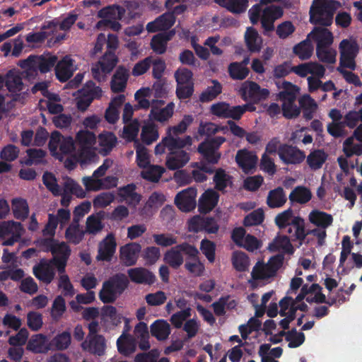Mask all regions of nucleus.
Returning a JSON list of instances; mask_svg holds the SVG:
<instances>
[{"instance_id":"obj_1","label":"nucleus","mask_w":362,"mask_h":362,"mask_svg":"<svg viewBox=\"0 0 362 362\" xmlns=\"http://www.w3.org/2000/svg\"><path fill=\"white\" fill-rule=\"evenodd\" d=\"M321 287L316 284L311 285L305 284L303 286L300 293L295 299L286 296L279 302L281 316L284 317L279 322V325L286 329L288 327L290 322L295 317V313L297 310L304 311L307 309V305L303 302V299L309 303H322L325 300V296L321 292Z\"/></svg>"},{"instance_id":"obj_2","label":"nucleus","mask_w":362,"mask_h":362,"mask_svg":"<svg viewBox=\"0 0 362 362\" xmlns=\"http://www.w3.org/2000/svg\"><path fill=\"white\" fill-rule=\"evenodd\" d=\"M153 96V91L149 87H144L139 89L134 94L138 107L142 109L151 107L148 119L151 122L164 123L168 122L174 114L175 103L170 102L166 106L163 107L165 102L163 100L150 98Z\"/></svg>"},{"instance_id":"obj_3","label":"nucleus","mask_w":362,"mask_h":362,"mask_svg":"<svg viewBox=\"0 0 362 362\" xmlns=\"http://www.w3.org/2000/svg\"><path fill=\"white\" fill-rule=\"evenodd\" d=\"M95 142V134L87 129H82L76 133V144L77 149L76 155L81 164L97 161L98 156L94 146Z\"/></svg>"},{"instance_id":"obj_4","label":"nucleus","mask_w":362,"mask_h":362,"mask_svg":"<svg viewBox=\"0 0 362 362\" xmlns=\"http://www.w3.org/2000/svg\"><path fill=\"white\" fill-rule=\"evenodd\" d=\"M248 14L252 24H256L260 20L262 28L266 31H269L274 29V21L282 16L283 9L274 5H254L250 8Z\"/></svg>"},{"instance_id":"obj_5","label":"nucleus","mask_w":362,"mask_h":362,"mask_svg":"<svg viewBox=\"0 0 362 362\" xmlns=\"http://www.w3.org/2000/svg\"><path fill=\"white\" fill-rule=\"evenodd\" d=\"M279 89H281L277 97L281 101V110L283 115L291 119L299 115L300 108L295 104L297 93L299 88L288 81L276 83Z\"/></svg>"},{"instance_id":"obj_6","label":"nucleus","mask_w":362,"mask_h":362,"mask_svg":"<svg viewBox=\"0 0 362 362\" xmlns=\"http://www.w3.org/2000/svg\"><path fill=\"white\" fill-rule=\"evenodd\" d=\"M339 7L340 3L334 0H313L310 9V22L322 25H331L334 13Z\"/></svg>"},{"instance_id":"obj_7","label":"nucleus","mask_w":362,"mask_h":362,"mask_svg":"<svg viewBox=\"0 0 362 362\" xmlns=\"http://www.w3.org/2000/svg\"><path fill=\"white\" fill-rule=\"evenodd\" d=\"M25 75V69L21 71L18 69H12L7 71L3 77V86L5 94L8 95L11 107H13V100H17L24 92L25 86L23 81V77Z\"/></svg>"},{"instance_id":"obj_8","label":"nucleus","mask_w":362,"mask_h":362,"mask_svg":"<svg viewBox=\"0 0 362 362\" xmlns=\"http://www.w3.org/2000/svg\"><path fill=\"white\" fill-rule=\"evenodd\" d=\"M282 263L283 257L279 255L271 257L266 263L257 262L252 268V280L250 282L253 284L255 281H269L276 276Z\"/></svg>"},{"instance_id":"obj_9","label":"nucleus","mask_w":362,"mask_h":362,"mask_svg":"<svg viewBox=\"0 0 362 362\" xmlns=\"http://www.w3.org/2000/svg\"><path fill=\"white\" fill-rule=\"evenodd\" d=\"M57 57L54 55L42 57H30L26 60L21 61L18 65L25 69L26 77L33 78L39 69L42 73H46L54 66Z\"/></svg>"},{"instance_id":"obj_10","label":"nucleus","mask_w":362,"mask_h":362,"mask_svg":"<svg viewBox=\"0 0 362 362\" xmlns=\"http://www.w3.org/2000/svg\"><path fill=\"white\" fill-rule=\"evenodd\" d=\"M339 49L340 53L339 64L354 70L356 69L355 59L359 52L357 40L353 37L344 39L339 43Z\"/></svg>"},{"instance_id":"obj_11","label":"nucleus","mask_w":362,"mask_h":362,"mask_svg":"<svg viewBox=\"0 0 362 362\" xmlns=\"http://www.w3.org/2000/svg\"><path fill=\"white\" fill-rule=\"evenodd\" d=\"M49 148L52 156L62 160L63 155L74 151L75 144L72 137H64L59 132H54L51 135Z\"/></svg>"},{"instance_id":"obj_12","label":"nucleus","mask_w":362,"mask_h":362,"mask_svg":"<svg viewBox=\"0 0 362 362\" xmlns=\"http://www.w3.org/2000/svg\"><path fill=\"white\" fill-rule=\"evenodd\" d=\"M124 13V9L119 6H112L101 9L98 12V16L103 20L95 25L98 29L103 27H109L113 30L117 31L121 28L117 20L121 19Z\"/></svg>"},{"instance_id":"obj_13","label":"nucleus","mask_w":362,"mask_h":362,"mask_svg":"<svg viewBox=\"0 0 362 362\" xmlns=\"http://www.w3.org/2000/svg\"><path fill=\"white\" fill-rule=\"evenodd\" d=\"M177 82L176 93L180 99H185L193 93L192 73L186 68L178 69L175 73Z\"/></svg>"},{"instance_id":"obj_14","label":"nucleus","mask_w":362,"mask_h":362,"mask_svg":"<svg viewBox=\"0 0 362 362\" xmlns=\"http://www.w3.org/2000/svg\"><path fill=\"white\" fill-rule=\"evenodd\" d=\"M239 92L245 100H251L254 103L265 100L269 95L268 89L262 88L257 83L250 81L243 83Z\"/></svg>"},{"instance_id":"obj_15","label":"nucleus","mask_w":362,"mask_h":362,"mask_svg":"<svg viewBox=\"0 0 362 362\" xmlns=\"http://www.w3.org/2000/svg\"><path fill=\"white\" fill-rule=\"evenodd\" d=\"M117 62L115 54L111 51L107 52L102 59L93 66L91 70L93 78L98 81H104Z\"/></svg>"},{"instance_id":"obj_16","label":"nucleus","mask_w":362,"mask_h":362,"mask_svg":"<svg viewBox=\"0 0 362 362\" xmlns=\"http://www.w3.org/2000/svg\"><path fill=\"white\" fill-rule=\"evenodd\" d=\"M192 144V138L189 136L183 138L171 136L167 133V136L161 140L155 147L156 155H163L165 152V148L171 152L177 148H182Z\"/></svg>"},{"instance_id":"obj_17","label":"nucleus","mask_w":362,"mask_h":362,"mask_svg":"<svg viewBox=\"0 0 362 362\" xmlns=\"http://www.w3.org/2000/svg\"><path fill=\"white\" fill-rule=\"evenodd\" d=\"M23 228L20 223L4 221L0 223V238H7L4 245H11L23 235Z\"/></svg>"},{"instance_id":"obj_18","label":"nucleus","mask_w":362,"mask_h":362,"mask_svg":"<svg viewBox=\"0 0 362 362\" xmlns=\"http://www.w3.org/2000/svg\"><path fill=\"white\" fill-rule=\"evenodd\" d=\"M225 141L222 136L207 140L199 145L198 151L209 162L216 163L221 156L217 150Z\"/></svg>"},{"instance_id":"obj_19","label":"nucleus","mask_w":362,"mask_h":362,"mask_svg":"<svg viewBox=\"0 0 362 362\" xmlns=\"http://www.w3.org/2000/svg\"><path fill=\"white\" fill-rule=\"evenodd\" d=\"M117 240L115 235L108 233L99 243L98 246V261L110 262L115 254Z\"/></svg>"},{"instance_id":"obj_20","label":"nucleus","mask_w":362,"mask_h":362,"mask_svg":"<svg viewBox=\"0 0 362 362\" xmlns=\"http://www.w3.org/2000/svg\"><path fill=\"white\" fill-rule=\"evenodd\" d=\"M124 282L117 279H112L103 284L100 292V298L103 303L113 302L124 291Z\"/></svg>"},{"instance_id":"obj_21","label":"nucleus","mask_w":362,"mask_h":362,"mask_svg":"<svg viewBox=\"0 0 362 362\" xmlns=\"http://www.w3.org/2000/svg\"><path fill=\"white\" fill-rule=\"evenodd\" d=\"M352 247L350 238L344 236L341 241V252L338 268V272L341 274H347L354 267L351 253Z\"/></svg>"},{"instance_id":"obj_22","label":"nucleus","mask_w":362,"mask_h":362,"mask_svg":"<svg viewBox=\"0 0 362 362\" xmlns=\"http://www.w3.org/2000/svg\"><path fill=\"white\" fill-rule=\"evenodd\" d=\"M196 189L192 187L187 188L177 194L175 204L182 211L189 212L196 207Z\"/></svg>"},{"instance_id":"obj_23","label":"nucleus","mask_w":362,"mask_h":362,"mask_svg":"<svg viewBox=\"0 0 362 362\" xmlns=\"http://www.w3.org/2000/svg\"><path fill=\"white\" fill-rule=\"evenodd\" d=\"M141 246L137 243H127L119 247V256L120 262L125 266H132L136 264Z\"/></svg>"},{"instance_id":"obj_24","label":"nucleus","mask_w":362,"mask_h":362,"mask_svg":"<svg viewBox=\"0 0 362 362\" xmlns=\"http://www.w3.org/2000/svg\"><path fill=\"white\" fill-rule=\"evenodd\" d=\"M70 252L71 250L65 243H59L57 241L52 250V259L59 272H65V267Z\"/></svg>"},{"instance_id":"obj_25","label":"nucleus","mask_w":362,"mask_h":362,"mask_svg":"<svg viewBox=\"0 0 362 362\" xmlns=\"http://www.w3.org/2000/svg\"><path fill=\"white\" fill-rule=\"evenodd\" d=\"M279 156L285 164H298L305 158L303 151L296 147L291 146H282L279 149Z\"/></svg>"},{"instance_id":"obj_26","label":"nucleus","mask_w":362,"mask_h":362,"mask_svg":"<svg viewBox=\"0 0 362 362\" xmlns=\"http://www.w3.org/2000/svg\"><path fill=\"white\" fill-rule=\"evenodd\" d=\"M54 266L55 264L53 259L49 261L42 259L33 267V273L39 280L49 284L55 276Z\"/></svg>"},{"instance_id":"obj_27","label":"nucleus","mask_w":362,"mask_h":362,"mask_svg":"<svg viewBox=\"0 0 362 362\" xmlns=\"http://www.w3.org/2000/svg\"><path fill=\"white\" fill-rule=\"evenodd\" d=\"M257 156L247 149L239 150L235 156V161L238 166L245 173L252 172L256 167Z\"/></svg>"},{"instance_id":"obj_28","label":"nucleus","mask_w":362,"mask_h":362,"mask_svg":"<svg viewBox=\"0 0 362 362\" xmlns=\"http://www.w3.org/2000/svg\"><path fill=\"white\" fill-rule=\"evenodd\" d=\"M76 69L74 60L70 56L66 55L57 63L55 67L57 78L60 81H66L71 78Z\"/></svg>"},{"instance_id":"obj_29","label":"nucleus","mask_w":362,"mask_h":362,"mask_svg":"<svg viewBox=\"0 0 362 362\" xmlns=\"http://www.w3.org/2000/svg\"><path fill=\"white\" fill-rule=\"evenodd\" d=\"M189 160V154L181 148H177L167 156L165 165L169 170H175L182 168Z\"/></svg>"},{"instance_id":"obj_30","label":"nucleus","mask_w":362,"mask_h":362,"mask_svg":"<svg viewBox=\"0 0 362 362\" xmlns=\"http://www.w3.org/2000/svg\"><path fill=\"white\" fill-rule=\"evenodd\" d=\"M105 339L101 335L88 336L86 339L81 344L83 350L101 356L105 353Z\"/></svg>"},{"instance_id":"obj_31","label":"nucleus","mask_w":362,"mask_h":362,"mask_svg":"<svg viewBox=\"0 0 362 362\" xmlns=\"http://www.w3.org/2000/svg\"><path fill=\"white\" fill-rule=\"evenodd\" d=\"M129 327L126 325L125 329L117 341V346L119 352L123 355L128 356L136 350V341L133 337L127 334Z\"/></svg>"},{"instance_id":"obj_32","label":"nucleus","mask_w":362,"mask_h":362,"mask_svg":"<svg viewBox=\"0 0 362 362\" xmlns=\"http://www.w3.org/2000/svg\"><path fill=\"white\" fill-rule=\"evenodd\" d=\"M175 16L172 13H165L146 25L150 33L169 29L175 23Z\"/></svg>"},{"instance_id":"obj_33","label":"nucleus","mask_w":362,"mask_h":362,"mask_svg":"<svg viewBox=\"0 0 362 362\" xmlns=\"http://www.w3.org/2000/svg\"><path fill=\"white\" fill-rule=\"evenodd\" d=\"M125 96L122 94L113 97L107 108L105 117L109 123H115L119 117V110L124 103Z\"/></svg>"},{"instance_id":"obj_34","label":"nucleus","mask_w":362,"mask_h":362,"mask_svg":"<svg viewBox=\"0 0 362 362\" xmlns=\"http://www.w3.org/2000/svg\"><path fill=\"white\" fill-rule=\"evenodd\" d=\"M317 42V47H330L333 43L332 33L324 28H315L308 35Z\"/></svg>"},{"instance_id":"obj_35","label":"nucleus","mask_w":362,"mask_h":362,"mask_svg":"<svg viewBox=\"0 0 362 362\" xmlns=\"http://www.w3.org/2000/svg\"><path fill=\"white\" fill-rule=\"evenodd\" d=\"M44 98L40 100V105L46 106L50 113L57 114L63 110V106L60 103L61 99L57 94L45 91Z\"/></svg>"},{"instance_id":"obj_36","label":"nucleus","mask_w":362,"mask_h":362,"mask_svg":"<svg viewBox=\"0 0 362 362\" xmlns=\"http://www.w3.org/2000/svg\"><path fill=\"white\" fill-rule=\"evenodd\" d=\"M276 225L281 228H286L289 226L294 222V228L298 230V227H301L302 218L298 216H295L291 209L286 210L278 214L275 218Z\"/></svg>"},{"instance_id":"obj_37","label":"nucleus","mask_w":362,"mask_h":362,"mask_svg":"<svg viewBox=\"0 0 362 362\" xmlns=\"http://www.w3.org/2000/svg\"><path fill=\"white\" fill-rule=\"evenodd\" d=\"M245 40L247 49L251 52H259L261 50L263 44L262 38L253 28L250 27L247 29Z\"/></svg>"},{"instance_id":"obj_38","label":"nucleus","mask_w":362,"mask_h":362,"mask_svg":"<svg viewBox=\"0 0 362 362\" xmlns=\"http://www.w3.org/2000/svg\"><path fill=\"white\" fill-rule=\"evenodd\" d=\"M130 279L139 284H151L154 282V275L147 269L141 267H136L128 270Z\"/></svg>"},{"instance_id":"obj_39","label":"nucleus","mask_w":362,"mask_h":362,"mask_svg":"<svg viewBox=\"0 0 362 362\" xmlns=\"http://www.w3.org/2000/svg\"><path fill=\"white\" fill-rule=\"evenodd\" d=\"M218 194L213 189L206 190L200 197L199 208L200 211L207 213L212 210L217 204Z\"/></svg>"},{"instance_id":"obj_40","label":"nucleus","mask_w":362,"mask_h":362,"mask_svg":"<svg viewBox=\"0 0 362 362\" xmlns=\"http://www.w3.org/2000/svg\"><path fill=\"white\" fill-rule=\"evenodd\" d=\"M211 112L219 117L237 119L236 106L230 107L228 103L218 102L211 106Z\"/></svg>"},{"instance_id":"obj_41","label":"nucleus","mask_w":362,"mask_h":362,"mask_svg":"<svg viewBox=\"0 0 362 362\" xmlns=\"http://www.w3.org/2000/svg\"><path fill=\"white\" fill-rule=\"evenodd\" d=\"M308 219L310 223L322 229L327 228L333 222V217L331 214L320 210H313L308 216Z\"/></svg>"},{"instance_id":"obj_42","label":"nucleus","mask_w":362,"mask_h":362,"mask_svg":"<svg viewBox=\"0 0 362 362\" xmlns=\"http://www.w3.org/2000/svg\"><path fill=\"white\" fill-rule=\"evenodd\" d=\"M129 77L127 69L119 67L113 75L111 81V90L113 92H122L126 88Z\"/></svg>"},{"instance_id":"obj_43","label":"nucleus","mask_w":362,"mask_h":362,"mask_svg":"<svg viewBox=\"0 0 362 362\" xmlns=\"http://www.w3.org/2000/svg\"><path fill=\"white\" fill-rule=\"evenodd\" d=\"M151 333L158 340L164 341L168 338L170 334V326L165 320H156L151 325Z\"/></svg>"},{"instance_id":"obj_44","label":"nucleus","mask_w":362,"mask_h":362,"mask_svg":"<svg viewBox=\"0 0 362 362\" xmlns=\"http://www.w3.org/2000/svg\"><path fill=\"white\" fill-rule=\"evenodd\" d=\"M122 201L126 202L129 206L135 207L141 200V196L135 192V185H128L121 187L118 192Z\"/></svg>"},{"instance_id":"obj_45","label":"nucleus","mask_w":362,"mask_h":362,"mask_svg":"<svg viewBox=\"0 0 362 362\" xmlns=\"http://www.w3.org/2000/svg\"><path fill=\"white\" fill-rule=\"evenodd\" d=\"M164 262L171 267L177 269L184 262L182 253L179 245L167 250L163 255Z\"/></svg>"},{"instance_id":"obj_46","label":"nucleus","mask_w":362,"mask_h":362,"mask_svg":"<svg viewBox=\"0 0 362 362\" xmlns=\"http://www.w3.org/2000/svg\"><path fill=\"white\" fill-rule=\"evenodd\" d=\"M272 252H281L288 254L293 252V247L289 239L284 235L277 236L268 247Z\"/></svg>"},{"instance_id":"obj_47","label":"nucleus","mask_w":362,"mask_h":362,"mask_svg":"<svg viewBox=\"0 0 362 362\" xmlns=\"http://www.w3.org/2000/svg\"><path fill=\"white\" fill-rule=\"evenodd\" d=\"M136 150V163L139 168L144 169L151 164L150 154L147 148L139 143L138 140L134 141Z\"/></svg>"},{"instance_id":"obj_48","label":"nucleus","mask_w":362,"mask_h":362,"mask_svg":"<svg viewBox=\"0 0 362 362\" xmlns=\"http://www.w3.org/2000/svg\"><path fill=\"white\" fill-rule=\"evenodd\" d=\"M207 223H210V221H205V218H202L199 216H195L192 218L188 222L189 230L194 232H198L201 230H206L209 233H214L217 231V228L215 225H213L212 228L207 226Z\"/></svg>"},{"instance_id":"obj_49","label":"nucleus","mask_w":362,"mask_h":362,"mask_svg":"<svg viewBox=\"0 0 362 362\" xmlns=\"http://www.w3.org/2000/svg\"><path fill=\"white\" fill-rule=\"evenodd\" d=\"M117 138L114 134L104 132L98 136V144L101 153L106 154L109 153L115 146Z\"/></svg>"},{"instance_id":"obj_50","label":"nucleus","mask_w":362,"mask_h":362,"mask_svg":"<svg viewBox=\"0 0 362 362\" xmlns=\"http://www.w3.org/2000/svg\"><path fill=\"white\" fill-rule=\"evenodd\" d=\"M158 136L159 134L156 124L150 122H147L144 124L141 134V138L144 143L149 145L156 141Z\"/></svg>"},{"instance_id":"obj_51","label":"nucleus","mask_w":362,"mask_h":362,"mask_svg":"<svg viewBox=\"0 0 362 362\" xmlns=\"http://www.w3.org/2000/svg\"><path fill=\"white\" fill-rule=\"evenodd\" d=\"M27 349L33 352L42 353L49 349L47 341L42 334H35L28 341Z\"/></svg>"},{"instance_id":"obj_52","label":"nucleus","mask_w":362,"mask_h":362,"mask_svg":"<svg viewBox=\"0 0 362 362\" xmlns=\"http://www.w3.org/2000/svg\"><path fill=\"white\" fill-rule=\"evenodd\" d=\"M84 231L80 228L78 222L74 221L67 228L65 233L66 240L73 243L78 244L83 238Z\"/></svg>"},{"instance_id":"obj_53","label":"nucleus","mask_w":362,"mask_h":362,"mask_svg":"<svg viewBox=\"0 0 362 362\" xmlns=\"http://www.w3.org/2000/svg\"><path fill=\"white\" fill-rule=\"evenodd\" d=\"M286 202V197L281 187H278L269 192L267 197V204L271 208H279L282 206Z\"/></svg>"},{"instance_id":"obj_54","label":"nucleus","mask_w":362,"mask_h":362,"mask_svg":"<svg viewBox=\"0 0 362 362\" xmlns=\"http://www.w3.org/2000/svg\"><path fill=\"white\" fill-rule=\"evenodd\" d=\"M174 33H161L155 35L151 42V48L158 54H163L166 49V44L170 40Z\"/></svg>"},{"instance_id":"obj_55","label":"nucleus","mask_w":362,"mask_h":362,"mask_svg":"<svg viewBox=\"0 0 362 362\" xmlns=\"http://www.w3.org/2000/svg\"><path fill=\"white\" fill-rule=\"evenodd\" d=\"M312 194L310 191L305 187H296L289 194V199L292 202L305 204L310 200Z\"/></svg>"},{"instance_id":"obj_56","label":"nucleus","mask_w":362,"mask_h":362,"mask_svg":"<svg viewBox=\"0 0 362 362\" xmlns=\"http://www.w3.org/2000/svg\"><path fill=\"white\" fill-rule=\"evenodd\" d=\"M164 172V168L150 164L146 168L142 169L141 175L144 179L151 182H158Z\"/></svg>"},{"instance_id":"obj_57","label":"nucleus","mask_w":362,"mask_h":362,"mask_svg":"<svg viewBox=\"0 0 362 362\" xmlns=\"http://www.w3.org/2000/svg\"><path fill=\"white\" fill-rule=\"evenodd\" d=\"M327 159L326 153L321 150L311 152L307 157V163L310 168L317 170L320 168Z\"/></svg>"},{"instance_id":"obj_58","label":"nucleus","mask_w":362,"mask_h":362,"mask_svg":"<svg viewBox=\"0 0 362 362\" xmlns=\"http://www.w3.org/2000/svg\"><path fill=\"white\" fill-rule=\"evenodd\" d=\"M12 211L16 218H26L29 213V208L26 201L21 198L13 199L12 200Z\"/></svg>"},{"instance_id":"obj_59","label":"nucleus","mask_w":362,"mask_h":362,"mask_svg":"<svg viewBox=\"0 0 362 362\" xmlns=\"http://www.w3.org/2000/svg\"><path fill=\"white\" fill-rule=\"evenodd\" d=\"M212 85L208 86L207 88L201 94L200 100L202 102H209L215 99L222 90V86L219 82L216 80L211 81Z\"/></svg>"},{"instance_id":"obj_60","label":"nucleus","mask_w":362,"mask_h":362,"mask_svg":"<svg viewBox=\"0 0 362 362\" xmlns=\"http://www.w3.org/2000/svg\"><path fill=\"white\" fill-rule=\"evenodd\" d=\"M299 103L304 110V116L307 119H311L317 108L315 101L309 95H304L299 100Z\"/></svg>"},{"instance_id":"obj_61","label":"nucleus","mask_w":362,"mask_h":362,"mask_svg":"<svg viewBox=\"0 0 362 362\" xmlns=\"http://www.w3.org/2000/svg\"><path fill=\"white\" fill-rule=\"evenodd\" d=\"M192 122L193 117L192 116L185 115L178 124L170 127L167 133L171 136L178 137L177 135L183 134Z\"/></svg>"},{"instance_id":"obj_62","label":"nucleus","mask_w":362,"mask_h":362,"mask_svg":"<svg viewBox=\"0 0 362 362\" xmlns=\"http://www.w3.org/2000/svg\"><path fill=\"white\" fill-rule=\"evenodd\" d=\"M228 72L230 77L235 80H243L249 74V69L247 66L239 62L231 63L228 66Z\"/></svg>"},{"instance_id":"obj_63","label":"nucleus","mask_w":362,"mask_h":362,"mask_svg":"<svg viewBox=\"0 0 362 362\" xmlns=\"http://www.w3.org/2000/svg\"><path fill=\"white\" fill-rule=\"evenodd\" d=\"M232 263L237 271L243 272L248 269L250 259L244 252H235L232 256Z\"/></svg>"},{"instance_id":"obj_64","label":"nucleus","mask_w":362,"mask_h":362,"mask_svg":"<svg viewBox=\"0 0 362 362\" xmlns=\"http://www.w3.org/2000/svg\"><path fill=\"white\" fill-rule=\"evenodd\" d=\"M316 52L320 61L328 64L335 63L337 52L330 47H316Z\"/></svg>"}]
</instances>
